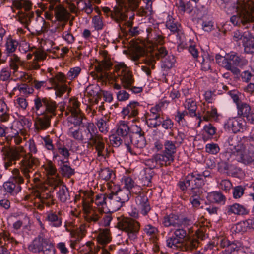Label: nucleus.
Masks as SVG:
<instances>
[{
  "mask_svg": "<svg viewBox=\"0 0 254 254\" xmlns=\"http://www.w3.org/2000/svg\"><path fill=\"white\" fill-rule=\"evenodd\" d=\"M29 152L22 146L10 147L8 143H1L0 150L6 169L18 162L20 169L26 179L29 180L34 175L35 167L39 164L38 158L32 154L37 153L38 150L33 140L28 141Z\"/></svg>",
  "mask_w": 254,
  "mask_h": 254,
  "instance_id": "obj_1",
  "label": "nucleus"
},
{
  "mask_svg": "<svg viewBox=\"0 0 254 254\" xmlns=\"http://www.w3.org/2000/svg\"><path fill=\"white\" fill-rule=\"evenodd\" d=\"M227 13L236 11L237 14L232 16L230 21L233 24L246 23V27L254 28V24L248 22L254 20V0H237L233 3H228L225 7Z\"/></svg>",
  "mask_w": 254,
  "mask_h": 254,
  "instance_id": "obj_2",
  "label": "nucleus"
},
{
  "mask_svg": "<svg viewBox=\"0 0 254 254\" xmlns=\"http://www.w3.org/2000/svg\"><path fill=\"white\" fill-rule=\"evenodd\" d=\"M44 172L49 179V183L53 188V191H57L56 194L59 200L65 202L70 200V194L68 188L64 185L57 175V170L51 162H48L43 166Z\"/></svg>",
  "mask_w": 254,
  "mask_h": 254,
  "instance_id": "obj_3",
  "label": "nucleus"
},
{
  "mask_svg": "<svg viewBox=\"0 0 254 254\" xmlns=\"http://www.w3.org/2000/svg\"><path fill=\"white\" fill-rule=\"evenodd\" d=\"M96 127L92 123H87L81 127L82 141L88 142L95 147L98 156H103L105 144L103 137L98 132H95Z\"/></svg>",
  "mask_w": 254,
  "mask_h": 254,
  "instance_id": "obj_4",
  "label": "nucleus"
},
{
  "mask_svg": "<svg viewBox=\"0 0 254 254\" xmlns=\"http://www.w3.org/2000/svg\"><path fill=\"white\" fill-rule=\"evenodd\" d=\"M249 23L254 24V20H251ZM242 24L244 27L243 29H239L233 32V39L236 42L241 41L245 51L247 53H254V36L251 31H254V28L246 27L247 24L240 22L234 25H240Z\"/></svg>",
  "mask_w": 254,
  "mask_h": 254,
  "instance_id": "obj_5",
  "label": "nucleus"
},
{
  "mask_svg": "<svg viewBox=\"0 0 254 254\" xmlns=\"http://www.w3.org/2000/svg\"><path fill=\"white\" fill-rule=\"evenodd\" d=\"M230 161H236L245 165H250L254 162V146L247 141L241 146H238L235 152H230Z\"/></svg>",
  "mask_w": 254,
  "mask_h": 254,
  "instance_id": "obj_6",
  "label": "nucleus"
},
{
  "mask_svg": "<svg viewBox=\"0 0 254 254\" xmlns=\"http://www.w3.org/2000/svg\"><path fill=\"white\" fill-rule=\"evenodd\" d=\"M117 220V227L126 232L130 240L135 241L137 239L140 229L138 222L132 218L123 216L118 217Z\"/></svg>",
  "mask_w": 254,
  "mask_h": 254,
  "instance_id": "obj_7",
  "label": "nucleus"
},
{
  "mask_svg": "<svg viewBox=\"0 0 254 254\" xmlns=\"http://www.w3.org/2000/svg\"><path fill=\"white\" fill-rule=\"evenodd\" d=\"M114 71L125 89H129L134 82L133 75L128 67L124 64H120L115 66Z\"/></svg>",
  "mask_w": 254,
  "mask_h": 254,
  "instance_id": "obj_8",
  "label": "nucleus"
},
{
  "mask_svg": "<svg viewBox=\"0 0 254 254\" xmlns=\"http://www.w3.org/2000/svg\"><path fill=\"white\" fill-rule=\"evenodd\" d=\"M13 5L18 9H24L25 12L22 11L18 12V20L26 25L31 22V19L34 16V13L29 11L31 8V3L27 0H15L13 1Z\"/></svg>",
  "mask_w": 254,
  "mask_h": 254,
  "instance_id": "obj_9",
  "label": "nucleus"
},
{
  "mask_svg": "<svg viewBox=\"0 0 254 254\" xmlns=\"http://www.w3.org/2000/svg\"><path fill=\"white\" fill-rule=\"evenodd\" d=\"M13 175L12 181L6 182L3 184L5 191L12 195L17 194L21 190V188L20 184L23 183L24 181L18 169H15L13 170Z\"/></svg>",
  "mask_w": 254,
  "mask_h": 254,
  "instance_id": "obj_10",
  "label": "nucleus"
},
{
  "mask_svg": "<svg viewBox=\"0 0 254 254\" xmlns=\"http://www.w3.org/2000/svg\"><path fill=\"white\" fill-rule=\"evenodd\" d=\"M49 11L45 12V16L46 19L51 20L53 17V14L56 19L60 21H64L67 19L68 12L64 7L60 4L55 2L54 4H49Z\"/></svg>",
  "mask_w": 254,
  "mask_h": 254,
  "instance_id": "obj_11",
  "label": "nucleus"
},
{
  "mask_svg": "<svg viewBox=\"0 0 254 254\" xmlns=\"http://www.w3.org/2000/svg\"><path fill=\"white\" fill-rule=\"evenodd\" d=\"M116 134L121 136L124 139V143L127 147V151L132 155H137L134 152L130 146V128L125 121H121L118 124V128L116 130Z\"/></svg>",
  "mask_w": 254,
  "mask_h": 254,
  "instance_id": "obj_12",
  "label": "nucleus"
},
{
  "mask_svg": "<svg viewBox=\"0 0 254 254\" xmlns=\"http://www.w3.org/2000/svg\"><path fill=\"white\" fill-rule=\"evenodd\" d=\"M227 57L229 65L231 66L229 70L236 75L240 73V70L237 66H243L248 64V61L245 58L234 52L228 54Z\"/></svg>",
  "mask_w": 254,
  "mask_h": 254,
  "instance_id": "obj_13",
  "label": "nucleus"
},
{
  "mask_svg": "<svg viewBox=\"0 0 254 254\" xmlns=\"http://www.w3.org/2000/svg\"><path fill=\"white\" fill-rule=\"evenodd\" d=\"M84 218L88 223H100L99 221L103 215L101 208H93L89 205L84 208Z\"/></svg>",
  "mask_w": 254,
  "mask_h": 254,
  "instance_id": "obj_14",
  "label": "nucleus"
},
{
  "mask_svg": "<svg viewBox=\"0 0 254 254\" xmlns=\"http://www.w3.org/2000/svg\"><path fill=\"white\" fill-rule=\"evenodd\" d=\"M237 109L238 116L245 118L248 122L254 124V111L248 103L245 102L238 103Z\"/></svg>",
  "mask_w": 254,
  "mask_h": 254,
  "instance_id": "obj_15",
  "label": "nucleus"
},
{
  "mask_svg": "<svg viewBox=\"0 0 254 254\" xmlns=\"http://www.w3.org/2000/svg\"><path fill=\"white\" fill-rule=\"evenodd\" d=\"M225 127L231 130L235 133L243 132L246 129V123L245 121L238 120L236 118H230L225 123Z\"/></svg>",
  "mask_w": 254,
  "mask_h": 254,
  "instance_id": "obj_16",
  "label": "nucleus"
},
{
  "mask_svg": "<svg viewBox=\"0 0 254 254\" xmlns=\"http://www.w3.org/2000/svg\"><path fill=\"white\" fill-rule=\"evenodd\" d=\"M135 202L143 215H146L150 211L151 207L145 192L139 193V195L136 196L135 197Z\"/></svg>",
  "mask_w": 254,
  "mask_h": 254,
  "instance_id": "obj_17",
  "label": "nucleus"
},
{
  "mask_svg": "<svg viewBox=\"0 0 254 254\" xmlns=\"http://www.w3.org/2000/svg\"><path fill=\"white\" fill-rule=\"evenodd\" d=\"M225 213L228 215H245L249 213V210L245 205L235 203L226 206Z\"/></svg>",
  "mask_w": 254,
  "mask_h": 254,
  "instance_id": "obj_18",
  "label": "nucleus"
},
{
  "mask_svg": "<svg viewBox=\"0 0 254 254\" xmlns=\"http://www.w3.org/2000/svg\"><path fill=\"white\" fill-rule=\"evenodd\" d=\"M184 221L176 214L171 213L164 216L162 219V224L166 227H173L174 228L182 226Z\"/></svg>",
  "mask_w": 254,
  "mask_h": 254,
  "instance_id": "obj_19",
  "label": "nucleus"
},
{
  "mask_svg": "<svg viewBox=\"0 0 254 254\" xmlns=\"http://www.w3.org/2000/svg\"><path fill=\"white\" fill-rule=\"evenodd\" d=\"M47 239L44 236L39 234L37 237L29 245L28 249L32 253H40L43 250L44 245L47 243Z\"/></svg>",
  "mask_w": 254,
  "mask_h": 254,
  "instance_id": "obj_20",
  "label": "nucleus"
},
{
  "mask_svg": "<svg viewBox=\"0 0 254 254\" xmlns=\"http://www.w3.org/2000/svg\"><path fill=\"white\" fill-rule=\"evenodd\" d=\"M9 243H17L13 238L9 237L5 234H0V254H10Z\"/></svg>",
  "mask_w": 254,
  "mask_h": 254,
  "instance_id": "obj_21",
  "label": "nucleus"
},
{
  "mask_svg": "<svg viewBox=\"0 0 254 254\" xmlns=\"http://www.w3.org/2000/svg\"><path fill=\"white\" fill-rule=\"evenodd\" d=\"M139 104L137 102H131L122 110V113L124 119L135 117L138 114Z\"/></svg>",
  "mask_w": 254,
  "mask_h": 254,
  "instance_id": "obj_22",
  "label": "nucleus"
},
{
  "mask_svg": "<svg viewBox=\"0 0 254 254\" xmlns=\"http://www.w3.org/2000/svg\"><path fill=\"white\" fill-rule=\"evenodd\" d=\"M40 115L36 118L34 123L35 128L38 131L47 129L51 125V117L44 114Z\"/></svg>",
  "mask_w": 254,
  "mask_h": 254,
  "instance_id": "obj_23",
  "label": "nucleus"
},
{
  "mask_svg": "<svg viewBox=\"0 0 254 254\" xmlns=\"http://www.w3.org/2000/svg\"><path fill=\"white\" fill-rule=\"evenodd\" d=\"M246 141L245 139H239L237 136L232 135L230 136L225 142V146H228L227 153L229 154L230 152H235L237 150L238 147L241 146Z\"/></svg>",
  "mask_w": 254,
  "mask_h": 254,
  "instance_id": "obj_24",
  "label": "nucleus"
},
{
  "mask_svg": "<svg viewBox=\"0 0 254 254\" xmlns=\"http://www.w3.org/2000/svg\"><path fill=\"white\" fill-rule=\"evenodd\" d=\"M99 175L101 179L106 181H110V183H108L107 184L109 188L111 189H112V184L115 188H118V186L115 185L113 183V180L115 178V175L112 170L108 168L101 169L99 171Z\"/></svg>",
  "mask_w": 254,
  "mask_h": 254,
  "instance_id": "obj_25",
  "label": "nucleus"
},
{
  "mask_svg": "<svg viewBox=\"0 0 254 254\" xmlns=\"http://www.w3.org/2000/svg\"><path fill=\"white\" fill-rule=\"evenodd\" d=\"M184 106L189 111L188 114L191 117H196L198 119V126H199L202 121L201 116L200 114H197L196 113L197 108L196 102L192 99H187L185 101Z\"/></svg>",
  "mask_w": 254,
  "mask_h": 254,
  "instance_id": "obj_26",
  "label": "nucleus"
},
{
  "mask_svg": "<svg viewBox=\"0 0 254 254\" xmlns=\"http://www.w3.org/2000/svg\"><path fill=\"white\" fill-rule=\"evenodd\" d=\"M35 196L40 200L42 203L45 204L48 207L54 204L55 200L51 194V190L48 192H40L39 190H37L35 192Z\"/></svg>",
  "mask_w": 254,
  "mask_h": 254,
  "instance_id": "obj_27",
  "label": "nucleus"
},
{
  "mask_svg": "<svg viewBox=\"0 0 254 254\" xmlns=\"http://www.w3.org/2000/svg\"><path fill=\"white\" fill-rule=\"evenodd\" d=\"M58 214L60 213L57 214L56 212L52 211H48L45 214V220L48 222L51 226L59 227L62 225V221L61 217Z\"/></svg>",
  "mask_w": 254,
  "mask_h": 254,
  "instance_id": "obj_28",
  "label": "nucleus"
},
{
  "mask_svg": "<svg viewBox=\"0 0 254 254\" xmlns=\"http://www.w3.org/2000/svg\"><path fill=\"white\" fill-rule=\"evenodd\" d=\"M116 188H114L113 190L112 189V193L108 194V204L110 209L112 212L118 210L123 205V203L119 201L118 198L114 193V190H115Z\"/></svg>",
  "mask_w": 254,
  "mask_h": 254,
  "instance_id": "obj_29",
  "label": "nucleus"
},
{
  "mask_svg": "<svg viewBox=\"0 0 254 254\" xmlns=\"http://www.w3.org/2000/svg\"><path fill=\"white\" fill-rule=\"evenodd\" d=\"M79 11H82L87 14H90L93 10V4L90 0H75Z\"/></svg>",
  "mask_w": 254,
  "mask_h": 254,
  "instance_id": "obj_30",
  "label": "nucleus"
},
{
  "mask_svg": "<svg viewBox=\"0 0 254 254\" xmlns=\"http://www.w3.org/2000/svg\"><path fill=\"white\" fill-rule=\"evenodd\" d=\"M154 156L159 167L169 165L174 160L163 151L162 153H157Z\"/></svg>",
  "mask_w": 254,
  "mask_h": 254,
  "instance_id": "obj_31",
  "label": "nucleus"
},
{
  "mask_svg": "<svg viewBox=\"0 0 254 254\" xmlns=\"http://www.w3.org/2000/svg\"><path fill=\"white\" fill-rule=\"evenodd\" d=\"M92 195L91 192H89L88 193V196L89 197L90 201L91 202H94L95 204L100 208L101 207L103 208L104 206L107 205L108 204V194H97L94 198L90 197V196Z\"/></svg>",
  "mask_w": 254,
  "mask_h": 254,
  "instance_id": "obj_32",
  "label": "nucleus"
},
{
  "mask_svg": "<svg viewBox=\"0 0 254 254\" xmlns=\"http://www.w3.org/2000/svg\"><path fill=\"white\" fill-rule=\"evenodd\" d=\"M164 150L163 152L174 159L177 148L179 147L176 143L171 140H166L164 142Z\"/></svg>",
  "mask_w": 254,
  "mask_h": 254,
  "instance_id": "obj_33",
  "label": "nucleus"
},
{
  "mask_svg": "<svg viewBox=\"0 0 254 254\" xmlns=\"http://www.w3.org/2000/svg\"><path fill=\"white\" fill-rule=\"evenodd\" d=\"M201 110L204 120L208 121L210 118H217L218 114L216 108L212 107L211 110H209L208 103H204Z\"/></svg>",
  "mask_w": 254,
  "mask_h": 254,
  "instance_id": "obj_34",
  "label": "nucleus"
},
{
  "mask_svg": "<svg viewBox=\"0 0 254 254\" xmlns=\"http://www.w3.org/2000/svg\"><path fill=\"white\" fill-rule=\"evenodd\" d=\"M19 42L17 40L12 38L9 35L6 40L5 46V51L6 53L8 56L12 54H14V52L16 51Z\"/></svg>",
  "mask_w": 254,
  "mask_h": 254,
  "instance_id": "obj_35",
  "label": "nucleus"
},
{
  "mask_svg": "<svg viewBox=\"0 0 254 254\" xmlns=\"http://www.w3.org/2000/svg\"><path fill=\"white\" fill-rule=\"evenodd\" d=\"M47 98H40L36 97L34 100V106L33 110H35V113L37 115L40 116L43 114V112L45 109V105L47 103Z\"/></svg>",
  "mask_w": 254,
  "mask_h": 254,
  "instance_id": "obj_36",
  "label": "nucleus"
},
{
  "mask_svg": "<svg viewBox=\"0 0 254 254\" xmlns=\"http://www.w3.org/2000/svg\"><path fill=\"white\" fill-rule=\"evenodd\" d=\"M57 107V105L56 102L48 98L43 114L52 118L56 115Z\"/></svg>",
  "mask_w": 254,
  "mask_h": 254,
  "instance_id": "obj_37",
  "label": "nucleus"
},
{
  "mask_svg": "<svg viewBox=\"0 0 254 254\" xmlns=\"http://www.w3.org/2000/svg\"><path fill=\"white\" fill-rule=\"evenodd\" d=\"M9 65L10 69L13 70V73L18 71L19 67L22 65L23 62L21 58L16 54H12L9 56Z\"/></svg>",
  "mask_w": 254,
  "mask_h": 254,
  "instance_id": "obj_38",
  "label": "nucleus"
},
{
  "mask_svg": "<svg viewBox=\"0 0 254 254\" xmlns=\"http://www.w3.org/2000/svg\"><path fill=\"white\" fill-rule=\"evenodd\" d=\"M80 103L75 98H71L66 105V110L65 114L66 116L69 113L80 111L79 109Z\"/></svg>",
  "mask_w": 254,
  "mask_h": 254,
  "instance_id": "obj_39",
  "label": "nucleus"
},
{
  "mask_svg": "<svg viewBox=\"0 0 254 254\" xmlns=\"http://www.w3.org/2000/svg\"><path fill=\"white\" fill-rule=\"evenodd\" d=\"M130 143L137 148H143L146 145V139L144 134L130 136Z\"/></svg>",
  "mask_w": 254,
  "mask_h": 254,
  "instance_id": "obj_40",
  "label": "nucleus"
},
{
  "mask_svg": "<svg viewBox=\"0 0 254 254\" xmlns=\"http://www.w3.org/2000/svg\"><path fill=\"white\" fill-rule=\"evenodd\" d=\"M9 110L3 101L0 100V120L2 122L8 121L10 118Z\"/></svg>",
  "mask_w": 254,
  "mask_h": 254,
  "instance_id": "obj_41",
  "label": "nucleus"
},
{
  "mask_svg": "<svg viewBox=\"0 0 254 254\" xmlns=\"http://www.w3.org/2000/svg\"><path fill=\"white\" fill-rule=\"evenodd\" d=\"M207 197L209 201L213 203L224 204L225 197L220 192L214 191L208 194Z\"/></svg>",
  "mask_w": 254,
  "mask_h": 254,
  "instance_id": "obj_42",
  "label": "nucleus"
},
{
  "mask_svg": "<svg viewBox=\"0 0 254 254\" xmlns=\"http://www.w3.org/2000/svg\"><path fill=\"white\" fill-rule=\"evenodd\" d=\"M97 240L98 242L101 245L109 243L111 241V237L109 230L105 229L100 231L97 237Z\"/></svg>",
  "mask_w": 254,
  "mask_h": 254,
  "instance_id": "obj_43",
  "label": "nucleus"
},
{
  "mask_svg": "<svg viewBox=\"0 0 254 254\" xmlns=\"http://www.w3.org/2000/svg\"><path fill=\"white\" fill-rule=\"evenodd\" d=\"M114 193L118 198L119 201H121L123 204L129 199L130 192L128 190L119 189L118 190H115Z\"/></svg>",
  "mask_w": 254,
  "mask_h": 254,
  "instance_id": "obj_44",
  "label": "nucleus"
},
{
  "mask_svg": "<svg viewBox=\"0 0 254 254\" xmlns=\"http://www.w3.org/2000/svg\"><path fill=\"white\" fill-rule=\"evenodd\" d=\"M83 115L79 112L71 113V116L68 117V121L74 126H80L82 123Z\"/></svg>",
  "mask_w": 254,
  "mask_h": 254,
  "instance_id": "obj_45",
  "label": "nucleus"
},
{
  "mask_svg": "<svg viewBox=\"0 0 254 254\" xmlns=\"http://www.w3.org/2000/svg\"><path fill=\"white\" fill-rule=\"evenodd\" d=\"M108 121L109 119L106 117H104L97 120L96 125L101 133L106 134L109 131Z\"/></svg>",
  "mask_w": 254,
  "mask_h": 254,
  "instance_id": "obj_46",
  "label": "nucleus"
},
{
  "mask_svg": "<svg viewBox=\"0 0 254 254\" xmlns=\"http://www.w3.org/2000/svg\"><path fill=\"white\" fill-rule=\"evenodd\" d=\"M185 226L186 225L184 222L182 223V226L174 228L173 234L174 236L182 242L184 241L187 234L185 230Z\"/></svg>",
  "mask_w": 254,
  "mask_h": 254,
  "instance_id": "obj_47",
  "label": "nucleus"
},
{
  "mask_svg": "<svg viewBox=\"0 0 254 254\" xmlns=\"http://www.w3.org/2000/svg\"><path fill=\"white\" fill-rule=\"evenodd\" d=\"M153 175L154 172L153 170L150 169H145L144 170V174L141 178L143 185L149 186Z\"/></svg>",
  "mask_w": 254,
  "mask_h": 254,
  "instance_id": "obj_48",
  "label": "nucleus"
},
{
  "mask_svg": "<svg viewBox=\"0 0 254 254\" xmlns=\"http://www.w3.org/2000/svg\"><path fill=\"white\" fill-rule=\"evenodd\" d=\"M189 176H191L192 177L191 180H193V181H191V187L202 188L204 184V182L203 178L201 177L200 174L193 173L189 174Z\"/></svg>",
  "mask_w": 254,
  "mask_h": 254,
  "instance_id": "obj_49",
  "label": "nucleus"
},
{
  "mask_svg": "<svg viewBox=\"0 0 254 254\" xmlns=\"http://www.w3.org/2000/svg\"><path fill=\"white\" fill-rule=\"evenodd\" d=\"M162 117H156L154 116H147L146 117V124L149 127L156 128L162 123Z\"/></svg>",
  "mask_w": 254,
  "mask_h": 254,
  "instance_id": "obj_50",
  "label": "nucleus"
},
{
  "mask_svg": "<svg viewBox=\"0 0 254 254\" xmlns=\"http://www.w3.org/2000/svg\"><path fill=\"white\" fill-rule=\"evenodd\" d=\"M49 82L52 85L64 84L66 82V77L64 74L59 72L54 77L49 79Z\"/></svg>",
  "mask_w": 254,
  "mask_h": 254,
  "instance_id": "obj_51",
  "label": "nucleus"
},
{
  "mask_svg": "<svg viewBox=\"0 0 254 254\" xmlns=\"http://www.w3.org/2000/svg\"><path fill=\"white\" fill-rule=\"evenodd\" d=\"M164 105V102H161L156 105L155 106L151 108L150 112L148 113L147 116H154L156 117H162L163 112L162 108Z\"/></svg>",
  "mask_w": 254,
  "mask_h": 254,
  "instance_id": "obj_52",
  "label": "nucleus"
},
{
  "mask_svg": "<svg viewBox=\"0 0 254 254\" xmlns=\"http://www.w3.org/2000/svg\"><path fill=\"white\" fill-rule=\"evenodd\" d=\"M59 171L62 175L65 177L69 178L74 174V169H72L70 166L62 162L59 168Z\"/></svg>",
  "mask_w": 254,
  "mask_h": 254,
  "instance_id": "obj_53",
  "label": "nucleus"
},
{
  "mask_svg": "<svg viewBox=\"0 0 254 254\" xmlns=\"http://www.w3.org/2000/svg\"><path fill=\"white\" fill-rule=\"evenodd\" d=\"M180 25L175 22L174 18L171 16H168L166 22V27L170 30L171 32L175 33H178L179 30Z\"/></svg>",
  "mask_w": 254,
  "mask_h": 254,
  "instance_id": "obj_54",
  "label": "nucleus"
},
{
  "mask_svg": "<svg viewBox=\"0 0 254 254\" xmlns=\"http://www.w3.org/2000/svg\"><path fill=\"white\" fill-rule=\"evenodd\" d=\"M175 62V57L173 55H167L164 58L162 67L165 69H169L174 66Z\"/></svg>",
  "mask_w": 254,
  "mask_h": 254,
  "instance_id": "obj_55",
  "label": "nucleus"
},
{
  "mask_svg": "<svg viewBox=\"0 0 254 254\" xmlns=\"http://www.w3.org/2000/svg\"><path fill=\"white\" fill-rule=\"evenodd\" d=\"M216 61L217 63L220 66H221L228 70L231 69V66L228 64L227 54H226L224 57L220 55H217L216 56Z\"/></svg>",
  "mask_w": 254,
  "mask_h": 254,
  "instance_id": "obj_56",
  "label": "nucleus"
},
{
  "mask_svg": "<svg viewBox=\"0 0 254 254\" xmlns=\"http://www.w3.org/2000/svg\"><path fill=\"white\" fill-rule=\"evenodd\" d=\"M188 115V112L186 111L183 112H180L178 111L177 114L175 116V120L179 124L182 126L185 125L186 124V121L185 117Z\"/></svg>",
  "mask_w": 254,
  "mask_h": 254,
  "instance_id": "obj_57",
  "label": "nucleus"
},
{
  "mask_svg": "<svg viewBox=\"0 0 254 254\" xmlns=\"http://www.w3.org/2000/svg\"><path fill=\"white\" fill-rule=\"evenodd\" d=\"M242 81L246 83L254 81V73L249 70H245L240 74Z\"/></svg>",
  "mask_w": 254,
  "mask_h": 254,
  "instance_id": "obj_58",
  "label": "nucleus"
},
{
  "mask_svg": "<svg viewBox=\"0 0 254 254\" xmlns=\"http://www.w3.org/2000/svg\"><path fill=\"white\" fill-rule=\"evenodd\" d=\"M68 134L76 140L82 141L81 127L78 129H74L72 127L70 128Z\"/></svg>",
  "mask_w": 254,
  "mask_h": 254,
  "instance_id": "obj_59",
  "label": "nucleus"
},
{
  "mask_svg": "<svg viewBox=\"0 0 254 254\" xmlns=\"http://www.w3.org/2000/svg\"><path fill=\"white\" fill-rule=\"evenodd\" d=\"M205 151L206 152L211 154H216L220 151L219 145L214 143H208L205 146Z\"/></svg>",
  "mask_w": 254,
  "mask_h": 254,
  "instance_id": "obj_60",
  "label": "nucleus"
},
{
  "mask_svg": "<svg viewBox=\"0 0 254 254\" xmlns=\"http://www.w3.org/2000/svg\"><path fill=\"white\" fill-rule=\"evenodd\" d=\"M92 23L96 30H100L103 29L104 24L102 18L99 15H96L92 18Z\"/></svg>",
  "mask_w": 254,
  "mask_h": 254,
  "instance_id": "obj_61",
  "label": "nucleus"
},
{
  "mask_svg": "<svg viewBox=\"0 0 254 254\" xmlns=\"http://www.w3.org/2000/svg\"><path fill=\"white\" fill-rule=\"evenodd\" d=\"M192 177L191 176H189V174L185 178L184 180L182 181H180L178 183V185L180 189L184 191L187 190L188 187L191 186V181H193V180H191Z\"/></svg>",
  "mask_w": 254,
  "mask_h": 254,
  "instance_id": "obj_62",
  "label": "nucleus"
},
{
  "mask_svg": "<svg viewBox=\"0 0 254 254\" xmlns=\"http://www.w3.org/2000/svg\"><path fill=\"white\" fill-rule=\"evenodd\" d=\"M181 243L182 242L174 236L170 237L166 240L167 246L168 247L173 249H176L178 248V245Z\"/></svg>",
  "mask_w": 254,
  "mask_h": 254,
  "instance_id": "obj_63",
  "label": "nucleus"
},
{
  "mask_svg": "<svg viewBox=\"0 0 254 254\" xmlns=\"http://www.w3.org/2000/svg\"><path fill=\"white\" fill-rule=\"evenodd\" d=\"M226 251L230 254H239L242 251L241 247L236 243L230 242Z\"/></svg>",
  "mask_w": 254,
  "mask_h": 254,
  "instance_id": "obj_64",
  "label": "nucleus"
}]
</instances>
